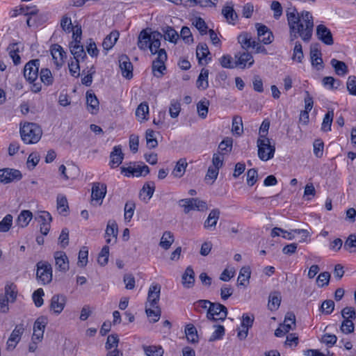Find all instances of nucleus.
<instances>
[{
  "label": "nucleus",
  "instance_id": "1",
  "mask_svg": "<svg viewBox=\"0 0 356 356\" xmlns=\"http://www.w3.org/2000/svg\"><path fill=\"white\" fill-rule=\"evenodd\" d=\"M287 22L289 27L290 41L300 37L304 42H309L312 36L314 18L309 11L298 13L295 8L286 11Z\"/></svg>",
  "mask_w": 356,
  "mask_h": 356
},
{
  "label": "nucleus",
  "instance_id": "2",
  "mask_svg": "<svg viewBox=\"0 0 356 356\" xmlns=\"http://www.w3.org/2000/svg\"><path fill=\"white\" fill-rule=\"evenodd\" d=\"M42 131L35 123L26 122L20 127L22 140L26 144L37 143L41 138Z\"/></svg>",
  "mask_w": 356,
  "mask_h": 356
},
{
  "label": "nucleus",
  "instance_id": "3",
  "mask_svg": "<svg viewBox=\"0 0 356 356\" xmlns=\"http://www.w3.org/2000/svg\"><path fill=\"white\" fill-rule=\"evenodd\" d=\"M257 144L258 156L261 161H267L273 158L275 147L270 145L269 138H258Z\"/></svg>",
  "mask_w": 356,
  "mask_h": 356
},
{
  "label": "nucleus",
  "instance_id": "4",
  "mask_svg": "<svg viewBox=\"0 0 356 356\" xmlns=\"http://www.w3.org/2000/svg\"><path fill=\"white\" fill-rule=\"evenodd\" d=\"M178 203L184 209V212L186 214L191 211H204L208 209L207 202L198 198L181 199Z\"/></svg>",
  "mask_w": 356,
  "mask_h": 356
},
{
  "label": "nucleus",
  "instance_id": "5",
  "mask_svg": "<svg viewBox=\"0 0 356 356\" xmlns=\"http://www.w3.org/2000/svg\"><path fill=\"white\" fill-rule=\"evenodd\" d=\"M227 316V307L218 302H211L207 313L208 320L223 321Z\"/></svg>",
  "mask_w": 356,
  "mask_h": 356
},
{
  "label": "nucleus",
  "instance_id": "6",
  "mask_svg": "<svg viewBox=\"0 0 356 356\" xmlns=\"http://www.w3.org/2000/svg\"><path fill=\"white\" fill-rule=\"evenodd\" d=\"M40 61L39 59L29 60L24 67V76L29 83L35 82L38 77Z\"/></svg>",
  "mask_w": 356,
  "mask_h": 356
},
{
  "label": "nucleus",
  "instance_id": "7",
  "mask_svg": "<svg viewBox=\"0 0 356 356\" xmlns=\"http://www.w3.org/2000/svg\"><path fill=\"white\" fill-rule=\"evenodd\" d=\"M37 278L42 284L49 283L52 280V268L47 262H38L37 264Z\"/></svg>",
  "mask_w": 356,
  "mask_h": 356
},
{
  "label": "nucleus",
  "instance_id": "8",
  "mask_svg": "<svg viewBox=\"0 0 356 356\" xmlns=\"http://www.w3.org/2000/svg\"><path fill=\"white\" fill-rule=\"evenodd\" d=\"M168 56L165 49H160L156 58L152 63V71L154 76L161 77L165 70V63L167 60Z\"/></svg>",
  "mask_w": 356,
  "mask_h": 356
},
{
  "label": "nucleus",
  "instance_id": "9",
  "mask_svg": "<svg viewBox=\"0 0 356 356\" xmlns=\"http://www.w3.org/2000/svg\"><path fill=\"white\" fill-rule=\"evenodd\" d=\"M121 169L122 173H123L127 177L145 176L149 172V167L145 164L136 165L134 163L133 165L122 167Z\"/></svg>",
  "mask_w": 356,
  "mask_h": 356
},
{
  "label": "nucleus",
  "instance_id": "10",
  "mask_svg": "<svg viewBox=\"0 0 356 356\" xmlns=\"http://www.w3.org/2000/svg\"><path fill=\"white\" fill-rule=\"evenodd\" d=\"M234 58L236 62V68L242 70L251 67L254 63L252 55L248 51L238 52L234 55Z\"/></svg>",
  "mask_w": 356,
  "mask_h": 356
},
{
  "label": "nucleus",
  "instance_id": "11",
  "mask_svg": "<svg viewBox=\"0 0 356 356\" xmlns=\"http://www.w3.org/2000/svg\"><path fill=\"white\" fill-rule=\"evenodd\" d=\"M22 175L19 170L10 168H4L0 170V181L4 184H8L14 181H19Z\"/></svg>",
  "mask_w": 356,
  "mask_h": 356
},
{
  "label": "nucleus",
  "instance_id": "12",
  "mask_svg": "<svg viewBox=\"0 0 356 356\" xmlns=\"http://www.w3.org/2000/svg\"><path fill=\"white\" fill-rule=\"evenodd\" d=\"M254 319V318L253 315L250 316L248 314H243L241 323V327L238 328L237 334L238 337L241 340H243L247 337L249 328L252 327L253 325Z\"/></svg>",
  "mask_w": 356,
  "mask_h": 356
},
{
  "label": "nucleus",
  "instance_id": "13",
  "mask_svg": "<svg viewBox=\"0 0 356 356\" xmlns=\"http://www.w3.org/2000/svg\"><path fill=\"white\" fill-rule=\"evenodd\" d=\"M47 324V319L44 316H40L36 319L33 325V340L42 341Z\"/></svg>",
  "mask_w": 356,
  "mask_h": 356
},
{
  "label": "nucleus",
  "instance_id": "14",
  "mask_svg": "<svg viewBox=\"0 0 356 356\" xmlns=\"http://www.w3.org/2000/svg\"><path fill=\"white\" fill-rule=\"evenodd\" d=\"M106 185L105 184L100 182L93 183L91 193L92 200L98 202L99 205H101L103 199L106 196Z\"/></svg>",
  "mask_w": 356,
  "mask_h": 356
},
{
  "label": "nucleus",
  "instance_id": "15",
  "mask_svg": "<svg viewBox=\"0 0 356 356\" xmlns=\"http://www.w3.org/2000/svg\"><path fill=\"white\" fill-rule=\"evenodd\" d=\"M67 298L62 294L54 295L51 299L50 309L55 314H60L65 308Z\"/></svg>",
  "mask_w": 356,
  "mask_h": 356
},
{
  "label": "nucleus",
  "instance_id": "16",
  "mask_svg": "<svg viewBox=\"0 0 356 356\" xmlns=\"http://www.w3.org/2000/svg\"><path fill=\"white\" fill-rule=\"evenodd\" d=\"M119 66L124 78L131 79L133 77V65L127 55L122 54L119 57Z\"/></svg>",
  "mask_w": 356,
  "mask_h": 356
},
{
  "label": "nucleus",
  "instance_id": "17",
  "mask_svg": "<svg viewBox=\"0 0 356 356\" xmlns=\"http://www.w3.org/2000/svg\"><path fill=\"white\" fill-rule=\"evenodd\" d=\"M161 285L159 284H152L148 291L147 302L146 305L151 307L159 306L158 303L160 299Z\"/></svg>",
  "mask_w": 356,
  "mask_h": 356
},
{
  "label": "nucleus",
  "instance_id": "18",
  "mask_svg": "<svg viewBox=\"0 0 356 356\" xmlns=\"http://www.w3.org/2000/svg\"><path fill=\"white\" fill-rule=\"evenodd\" d=\"M316 35L319 40L327 45H331L334 42L330 30L323 24L317 26Z\"/></svg>",
  "mask_w": 356,
  "mask_h": 356
},
{
  "label": "nucleus",
  "instance_id": "19",
  "mask_svg": "<svg viewBox=\"0 0 356 356\" xmlns=\"http://www.w3.org/2000/svg\"><path fill=\"white\" fill-rule=\"evenodd\" d=\"M51 54L55 65L58 67H61L65 62V58H66V53L63 47L58 44H53L51 48Z\"/></svg>",
  "mask_w": 356,
  "mask_h": 356
},
{
  "label": "nucleus",
  "instance_id": "20",
  "mask_svg": "<svg viewBox=\"0 0 356 356\" xmlns=\"http://www.w3.org/2000/svg\"><path fill=\"white\" fill-rule=\"evenodd\" d=\"M56 268L61 272H66L69 270V260L63 251H57L54 253Z\"/></svg>",
  "mask_w": 356,
  "mask_h": 356
},
{
  "label": "nucleus",
  "instance_id": "21",
  "mask_svg": "<svg viewBox=\"0 0 356 356\" xmlns=\"http://www.w3.org/2000/svg\"><path fill=\"white\" fill-rule=\"evenodd\" d=\"M220 211L218 209H212L209 213L207 218L204 222V228L209 231L215 230L217 222L220 218Z\"/></svg>",
  "mask_w": 356,
  "mask_h": 356
},
{
  "label": "nucleus",
  "instance_id": "22",
  "mask_svg": "<svg viewBox=\"0 0 356 356\" xmlns=\"http://www.w3.org/2000/svg\"><path fill=\"white\" fill-rule=\"evenodd\" d=\"M118 233V225L114 220H109L107 223L105 238L107 243H115Z\"/></svg>",
  "mask_w": 356,
  "mask_h": 356
},
{
  "label": "nucleus",
  "instance_id": "23",
  "mask_svg": "<svg viewBox=\"0 0 356 356\" xmlns=\"http://www.w3.org/2000/svg\"><path fill=\"white\" fill-rule=\"evenodd\" d=\"M257 30L258 40L264 44H268L273 41V34L265 25L256 24Z\"/></svg>",
  "mask_w": 356,
  "mask_h": 356
},
{
  "label": "nucleus",
  "instance_id": "24",
  "mask_svg": "<svg viewBox=\"0 0 356 356\" xmlns=\"http://www.w3.org/2000/svg\"><path fill=\"white\" fill-rule=\"evenodd\" d=\"M69 47L74 60L84 61L85 59L87 58L86 53L81 43L71 42L69 44Z\"/></svg>",
  "mask_w": 356,
  "mask_h": 356
},
{
  "label": "nucleus",
  "instance_id": "25",
  "mask_svg": "<svg viewBox=\"0 0 356 356\" xmlns=\"http://www.w3.org/2000/svg\"><path fill=\"white\" fill-rule=\"evenodd\" d=\"M152 32L147 29H143L139 33L138 38V47L140 50L145 51L149 47L151 42Z\"/></svg>",
  "mask_w": 356,
  "mask_h": 356
},
{
  "label": "nucleus",
  "instance_id": "26",
  "mask_svg": "<svg viewBox=\"0 0 356 356\" xmlns=\"http://www.w3.org/2000/svg\"><path fill=\"white\" fill-rule=\"evenodd\" d=\"M162 38V34L158 31H152L151 36V42L149 44V50L152 54H159V51L161 49V40Z\"/></svg>",
  "mask_w": 356,
  "mask_h": 356
},
{
  "label": "nucleus",
  "instance_id": "27",
  "mask_svg": "<svg viewBox=\"0 0 356 356\" xmlns=\"http://www.w3.org/2000/svg\"><path fill=\"white\" fill-rule=\"evenodd\" d=\"M86 104L88 109L91 113L93 114L99 110V100L92 91H88L86 92Z\"/></svg>",
  "mask_w": 356,
  "mask_h": 356
},
{
  "label": "nucleus",
  "instance_id": "28",
  "mask_svg": "<svg viewBox=\"0 0 356 356\" xmlns=\"http://www.w3.org/2000/svg\"><path fill=\"white\" fill-rule=\"evenodd\" d=\"M110 157V165L111 168L117 167L121 164L124 158L121 147L120 146H115Z\"/></svg>",
  "mask_w": 356,
  "mask_h": 356
},
{
  "label": "nucleus",
  "instance_id": "29",
  "mask_svg": "<svg viewBox=\"0 0 356 356\" xmlns=\"http://www.w3.org/2000/svg\"><path fill=\"white\" fill-rule=\"evenodd\" d=\"M119 35L120 33L118 31H113L108 35H106L102 42V47L106 51L111 49L118 41Z\"/></svg>",
  "mask_w": 356,
  "mask_h": 356
},
{
  "label": "nucleus",
  "instance_id": "30",
  "mask_svg": "<svg viewBox=\"0 0 356 356\" xmlns=\"http://www.w3.org/2000/svg\"><path fill=\"white\" fill-rule=\"evenodd\" d=\"M312 65L318 70L323 69V59L321 58V52L316 47H312L310 51Z\"/></svg>",
  "mask_w": 356,
  "mask_h": 356
},
{
  "label": "nucleus",
  "instance_id": "31",
  "mask_svg": "<svg viewBox=\"0 0 356 356\" xmlns=\"http://www.w3.org/2000/svg\"><path fill=\"white\" fill-rule=\"evenodd\" d=\"M182 284L186 288H191L195 282V273L191 266H188L182 275Z\"/></svg>",
  "mask_w": 356,
  "mask_h": 356
},
{
  "label": "nucleus",
  "instance_id": "32",
  "mask_svg": "<svg viewBox=\"0 0 356 356\" xmlns=\"http://www.w3.org/2000/svg\"><path fill=\"white\" fill-rule=\"evenodd\" d=\"M282 296L279 291H273L269 296L268 308L271 311L276 310L279 308L281 303Z\"/></svg>",
  "mask_w": 356,
  "mask_h": 356
},
{
  "label": "nucleus",
  "instance_id": "33",
  "mask_svg": "<svg viewBox=\"0 0 356 356\" xmlns=\"http://www.w3.org/2000/svg\"><path fill=\"white\" fill-rule=\"evenodd\" d=\"M330 64L334 69L336 74L339 76H345L348 72V67L343 61L332 58L330 60Z\"/></svg>",
  "mask_w": 356,
  "mask_h": 356
},
{
  "label": "nucleus",
  "instance_id": "34",
  "mask_svg": "<svg viewBox=\"0 0 356 356\" xmlns=\"http://www.w3.org/2000/svg\"><path fill=\"white\" fill-rule=\"evenodd\" d=\"M149 115V106L147 102H144L140 103L136 110V116L138 120L140 122L147 120L148 119L147 116Z\"/></svg>",
  "mask_w": 356,
  "mask_h": 356
},
{
  "label": "nucleus",
  "instance_id": "35",
  "mask_svg": "<svg viewBox=\"0 0 356 356\" xmlns=\"http://www.w3.org/2000/svg\"><path fill=\"white\" fill-rule=\"evenodd\" d=\"M145 312L149 321L152 323H156L160 319L161 314V308L159 306L151 307L146 305Z\"/></svg>",
  "mask_w": 356,
  "mask_h": 356
},
{
  "label": "nucleus",
  "instance_id": "36",
  "mask_svg": "<svg viewBox=\"0 0 356 356\" xmlns=\"http://www.w3.org/2000/svg\"><path fill=\"white\" fill-rule=\"evenodd\" d=\"M33 218L32 213L29 210L21 211L17 219V224L20 227H26Z\"/></svg>",
  "mask_w": 356,
  "mask_h": 356
},
{
  "label": "nucleus",
  "instance_id": "37",
  "mask_svg": "<svg viewBox=\"0 0 356 356\" xmlns=\"http://www.w3.org/2000/svg\"><path fill=\"white\" fill-rule=\"evenodd\" d=\"M256 40H252L251 35L248 33H242L238 36V42L244 49H248L253 46Z\"/></svg>",
  "mask_w": 356,
  "mask_h": 356
},
{
  "label": "nucleus",
  "instance_id": "38",
  "mask_svg": "<svg viewBox=\"0 0 356 356\" xmlns=\"http://www.w3.org/2000/svg\"><path fill=\"white\" fill-rule=\"evenodd\" d=\"M17 287L13 283H8L5 286V297L8 298L10 302H14L17 296Z\"/></svg>",
  "mask_w": 356,
  "mask_h": 356
},
{
  "label": "nucleus",
  "instance_id": "39",
  "mask_svg": "<svg viewBox=\"0 0 356 356\" xmlns=\"http://www.w3.org/2000/svg\"><path fill=\"white\" fill-rule=\"evenodd\" d=\"M209 70L203 68L197 80V87L200 90H206L209 87Z\"/></svg>",
  "mask_w": 356,
  "mask_h": 356
},
{
  "label": "nucleus",
  "instance_id": "40",
  "mask_svg": "<svg viewBox=\"0 0 356 356\" xmlns=\"http://www.w3.org/2000/svg\"><path fill=\"white\" fill-rule=\"evenodd\" d=\"M174 235L171 232L165 231L161 238L159 245L164 250H168L174 242Z\"/></svg>",
  "mask_w": 356,
  "mask_h": 356
},
{
  "label": "nucleus",
  "instance_id": "41",
  "mask_svg": "<svg viewBox=\"0 0 356 356\" xmlns=\"http://www.w3.org/2000/svg\"><path fill=\"white\" fill-rule=\"evenodd\" d=\"M250 275L251 271L250 267H243L239 272V275L237 280L238 284L241 286H245L249 282Z\"/></svg>",
  "mask_w": 356,
  "mask_h": 356
},
{
  "label": "nucleus",
  "instance_id": "42",
  "mask_svg": "<svg viewBox=\"0 0 356 356\" xmlns=\"http://www.w3.org/2000/svg\"><path fill=\"white\" fill-rule=\"evenodd\" d=\"M40 81L47 86H51L54 83V76L51 70L48 68H42L40 72Z\"/></svg>",
  "mask_w": 356,
  "mask_h": 356
},
{
  "label": "nucleus",
  "instance_id": "43",
  "mask_svg": "<svg viewBox=\"0 0 356 356\" xmlns=\"http://www.w3.org/2000/svg\"><path fill=\"white\" fill-rule=\"evenodd\" d=\"M219 63L224 68H236V59L234 58V60L233 58L229 54L223 55L221 58H220Z\"/></svg>",
  "mask_w": 356,
  "mask_h": 356
},
{
  "label": "nucleus",
  "instance_id": "44",
  "mask_svg": "<svg viewBox=\"0 0 356 356\" xmlns=\"http://www.w3.org/2000/svg\"><path fill=\"white\" fill-rule=\"evenodd\" d=\"M187 165H188V164H187L186 159H179L177 161V163L172 171L173 175L176 177H181L186 171V168Z\"/></svg>",
  "mask_w": 356,
  "mask_h": 356
},
{
  "label": "nucleus",
  "instance_id": "45",
  "mask_svg": "<svg viewBox=\"0 0 356 356\" xmlns=\"http://www.w3.org/2000/svg\"><path fill=\"white\" fill-rule=\"evenodd\" d=\"M222 13L229 23L233 24L235 23L237 15L232 6H227L224 7Z\"/></svg>",
  "mask_w": 356,
  "mask_h": 356
},
{
  "label": "nucleus",
  "instance_id": "46",
  "mask_svg": "<svg viewBox=\"0 0 356 356\" xmlns=\"http://www.w3.org/2000/svg\"><path fill=\"white\" fill-rule=\"evenodd\" d=\"M143 350L147 356H162L163 350L161 346H144Z\"/></svg>",
  "mask_w": 356,
  "mask_h": 356
},
{
  "label": "nucleus",
  "instance_id": "47",
  "mask_svg": "<svg viewBox=\"0 0 356 356\" xmlns=\"http://www.w3.org/2000/svg\"><path fill=\"white\" fill-rule=\"evenodd\" d=\"M17 44H10L8 47L9 51L10 57L12 58L15 65H17L21 63V57L19 55V49L17 48Z\"/></svg>",
  "mask_w": 356,
  "mask_h": 356
},
{
  "label": "nucleus",
  "instance_id": "48",
  "mask_svg": "<svg viewBox=\"0 0 356 356\" xmlns=\"http://www.w3.org/2000/svg\"><path fill=\"white\" fill-rule=\"evenodd\" d=\"M323 85L330 90L337 89L341 86V81L335 79L332 76H325L323 79Z\"/></svg>",
  "mask_w": 356,
  "mask_h": 356
},
{
  "label": "nucleus",
  "instance_id": "49",
  "mask_svg": "<svg viewBox=\"0 0 356 356\" xmlns=\"http://www.w3.org/2000/svg\"><path fill=\"white\" fill-rule=\"evenodd\" d=\"M232 132L237 135L241 136L243 131L242 118L240 116H234L232 120Z\"/></svg>",
  "mask_w": 356,
  "mask_h": 356
},
{
  "label": "nucleus",
  "instance_id": "50",
  "mask_svg": "<svg viewBox=\"0 0 356 356\" xmlns=\"http://www.w3.org/2000/svg\"><path fill=\"white\" fill-rule=\"evenodd\" d=\"M334 117V112L333 111H329L325 115L322 125H321V129L323 131H328L331 130V126L332 122L333 120Z\"/></svg>",
  "mask_w": 356,
  "mask_h": 356
},
{
  "label": "nucleus",
  "instance_id": "51",
  "mask_svg": "<svg viewBox=\"0 0 356 356\" xmlns=\"http://www.w3.org/2000/svg\"><path fill=\"white\" fill-rule=\"evenodd\" d=\"M147 146L149 149L155 148L158 145V142L155 136V133L152 129H147L145 133Z\"/></svg>",
  "mask_w": 356,
  "mask_h": 356
},
{
  "label": "nucleus",
  "instance_id": "52",
  "mask_svg": "<svg viewBox=\"0 0 356 356\" xmlns=\"http://www.w3.org/2000/svg\"><path fill=\"white\" fill-rule=\"evenodd\" d=\"M285 331L289 332L293 329V326H296V316L292 313H288L284 318V322L281 325Z\"/></svg>",
  "mask_w": 356,
  "mask_h": 356
},
{
  "label": "nucleus",
  "instance_id": "53",
  "mask_svg": "<svg viewBox=\"0 0 356 356\" xmlns=\"http://www.w3.org/2000/svg\"><path fill=\"white\" fill-rule=\"evenodd\" d=\"M13 216L7 214L0 221V232H7L10 230L13 225Z\"/></svg>",
  "mask_w": 356,
  "mask_h": 356
},
{
  "label": "nucleus",
  "instance_id": "54",
  "mask_svg": "<svg viewBox=\"0 0 356 356\" xmlns=\"http://www.w3.org/2000/svg\"><path fill=\"white\" fill-rule=\"evenodd\" d=\"M344 249L349 252H356V234H350L345 241Z\"/></svg>",
  "mask_w": 356,
  "mask_h": 356
},
{
  "label": "nucleus",
  "instance_id": "55",
  "mask_svg": "<svg viewBox=\"0 0 356 356\" xmlns=\"http://www.w3.org/2000/svg\"><path fill=\"white\" fill-rule=\"evenodd\" d=\"M185 333L188 341L195 343L197 341V330L193 325H187L185 328Z\"/></svg>",
  "mask_w": 356,
  "mask_h": 356
},
{
  "label": "nucleus",
  "instance_id": "56",
  "mask_svg": "<svg viewBox=\"0 0 356 356\" xmlns=\"http://www.w3.org/2000/svg\"><path fill=\"white\" fill-rule=\"evenodd\" d=\"M233 140L230 138H226L218 145V149L221 152L220 154H227L231 152L232 148Z\"/></svg>",
  "mask_w": 356,
  "mask_h": 356
},
{
  "label": "nucleus",
  "instance_id": "57",
  "mask_svg": "<svg viewBox=\"0 0 356 356\" xmlns=\"http://www.w3.org/2000/svg\"><path fill=\"white\" fill-rule=\"evenodd\" d=\"M57 209L59 213H63L67 211L69 207L67 200L65 196L58 195L57 197Z\"/></svg>",
  "mask_w": 356,
  "mask_h": 356
},
{
  "label": "nucleus",
  "instance_id": "58",
  "mask_svg": "<svg viewBox=\"0 0 356 356\" xmlns=\"http://www.w3.org/2000/svg\"><path fill=\"white\" fill-rule=\"evenodd\" d=\"M135 209L136 204L133 201H128L125 204L124 215L125 220L130 221L134 216Z\"/></svg>",
  "mask_w": 356,
  "mask_h": 356
},
{
  "label": "nucleus",
  "instance_id": "59",
  "mask_svg": "<svg viewBox=\"0 0 356 356\" xmlns=\"http://www.w3.org/2000/svg\"><path fill=\"white\" fill-rule=\"evenodd\" d=\"M164 31V38L171 42H176L179 38L178 33L172 27L167 26Z\"/></svg>",
  "mask_w": 356,
  "mask_h": 356
},
{
  "label": "nucleus",
  "instance_id": "60",
  "mask_svg": "<svg viewBox=\"0 0 356 356\" xmlns=\"http://www.w3.org/2000/svg\"><path fill=\"white\" fill-rule=\"evenodd\" d=\"M193 24L200 31L201 35L207 34L208 27L202 18L195 17L193 21Z\"/></svg>",
  "mask_w": 356,
  "mask_h": 356
},
{
  "label": "nucleus",
  "instance_id": "61",
  "mask_svg": "<svg viewBox=\"0 0 356 356\" xmlns=\"http://www.w3.org/2000/svg\"><path fill=\"white\" fill-rule=\"evenodd\" d=\"M35 219L40 225H44L45 222L50 223L52 220L51 214L45 211H41L38 212L37 216L35 217Z\"/></svg>",
  "mask_w": 356,
  "mask_h": 356
},
{
  "label": "nucleus",
  "instance_id": "62",
  "mask_svg": "<svg viewBox=\"0 0 356 356\" xmlns=\"http://www.w3.org/2000/svg\"><path fill=\"white\" fill-rule=\"evenodd\" d=\"M304 57L302 44L300 42H296L293 52V60L301 63Z\"/></svg>",
  "mask_w": 356,
  "mask_h": 356
},
{
  "label": "nucleus",
  "instance_id": "63",
  "mask_svg": "<svg viewBox=\"0 0 356 356\" xmlns=\"http://www.w3.org/2000/svg\"><path fill=\"white\" fill-rule=\"evenodd\" d=\"M209 105V101H200L197 104V109L198 115L202 119H204L207 116L208 113V106Z\"/></svg>",
  "mask_w": 356,
  "mask_h": 356
},
{
  "label": "nucleus",
  "instance_id": "64",
  "mask_svg": "<svg viewBox=\"0 0 356 356\" xmlns=\"http://www.w3.org/2000/svg\"><path fill=\"white\" fill-rule=\"evenodd\" d=\"M44 295V293L42 289H38L33 292L32 298L37 307H40L43 305L44 300L42 297Z\"/></svg>",
  "mask_w": 356,
  "mask_h": 356
}]
</instances>
